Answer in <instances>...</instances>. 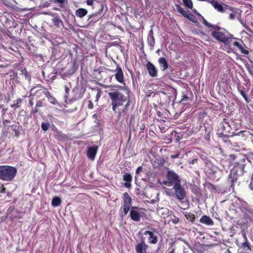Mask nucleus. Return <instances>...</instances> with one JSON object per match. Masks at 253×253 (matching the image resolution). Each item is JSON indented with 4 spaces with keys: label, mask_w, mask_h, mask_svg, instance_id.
<instances>
[{
    "label": "nucleus",
    "mask_w": 253,
    "mask_h": 253,
    "mask_svg": "<svg viewBox=\"0 0 253 253\" xmlns=\"http://www.w3.org/2000/svg\"><path fill=\"white\" fill-rule=\"evenodd\" d=\"M186 18H187L190 21L194 23L197 22V18H196V17L194 15L190 13L188 14Z\"/></svg>",
    "instance_id": "nucleus-32"
},
{
    "label": "nucleus",
    "mask_w": 253,
    "mask_h": 253,
    "mask_svg": "<svg viewBox=\"0 0 253 253\" xmlns=\"http://www.w3.org/2000/svg\"><path fill=\"white\" fill-rule=\"evenodd\" d=\"M50 101V102H51L52 104H54V105H55V104H56V103H57V101H56L55 100V99H54V98H52V99H51V101Z\"/></svg>",
    "instance_id": "nucleus-44"
},
{
    "label": "nucleus",
    "mask_w": 253,
    "mask_h": 253,
    "mask_svg": "<svg viewBox=\"0 0 253 253\" xmlns=\"http://www.w3.org/2000/svg\"><path fill=\"white\" fill-rule=\"evenodd\" d=\"M38 109H37V107L35 108V112H37Z\"/></svg>",
    "instance_id": "nucleus-56"
},
{
    "label": "nucleus",
    "mask_w": 253,
    "mask_h": 253,
    "mask_svg": "<svg viewBox=\"0 0 253 253\" xmlns=\"http://www.w3.org/2000/svg\"><path fill=\"white\" fill-rule=\"evenodd\" d=\"M38 106H40V104H39L38 103L37 104V107Z\"/></svg>",
    "instance_id": "nucleus-57"
},
{
    "label": "nucleus",
    "mask_w": 253,
    "mask_h": 253,
    "mask_svg": "<svg viewBox=\"0 0 253 253\" xmlns=\"http://www.w3.org/2000/svg\"><path fill=\"white\" fill-rule=\"evenodd\" d=\"M87 14V10L84 8H80L75 11L76 15L79 18H83Z\"/></svg>",
    "instance_id": "nucleus-20"
},
{
    "label": "nucleus",
    "mask_w": 253,
    "mask_h": 253,
    "mask_svg": "<svg viewBox=\"0 0 253 253\" xmlns=\"http://www.w3.org/2000/svg\"><path fill=\"white\" fill-rule=\"evenodd\" d=\"M153 31L151 29L150 32H149V35L148 36H151V35H153Z\"/></svg>",
    "instance_id": "nucleus-52"
},
{
    "label": "nucleus",
    "mask_w": 253,
    "mask_h": 253,
    "mask_svg": "<svg viewBox=\"0 0 253 253\" xmlns=\"http://www.w3.org/2000/svg\"><path fill=\"white\" fill-rule=\"evenodd\" d=\"M239 91H240V93L241 95L244 98V99L245 100H247V95H246L245 92L242 90H239Z\"/></svg>",
    "instance_id": "nucleus-40"
},
{
    "label": "nucleus",
    "mask_w": 253,
    "mask_h": 253,
    "mask_svg": "<svg viewBox=\"0 0 253 253\" xmlns=\"http://www.w3.org/2000/svg\"><path fill=\"white\" fill-rule=\"evenodd\" d=\"M111 100L112 110L120 116L123 115L128 110L130 105L129 98L124 95L121 91L115 90L108 93Z\"/></svg>",
    "instance_id": "nucleus-2"
},
{
    "label": "nucleus",
    "mask_w": 253,
    "mask_h": 253,
    "mask_svg": "<svg viewBox=\"0 0 253 253\" xmlns=\"http://www.w3.org/2000/svg\"><path fill=\"white\" fill-rule=\"evenodd\" d=\"M87 107H88V108L89 109H92L93 108V104H92V103L91 102V101H89L88 102V105H87Z\"/></svg>",
    "instance_id": "nucleus-42"
},
{
    "label": "nucleus",
    "mask_w": 253,
    "mask_h": 253,
    "mask_svg": "<svg viewBox=\"0 0 253 253\" xmlns=\"http://www.w3.org/2000/svg\"><path fill=\"white\" fill-rule=\"evenodd\" d=\"M172 189L174 191V197L180 202H184L186 192L185 188L181 185V183L174 184L172 187Z\"/></svg>",
    "instance_id": "nucleus-4"
},
{
    "label": "nucleus",
    "mask_w": 253,
    "mask_h": 253,
    "mask_svg": "<svg viewBox=\"0 0 253 253\" xmlns=\"http://www.w3.org/2000/svg\"><path fill=\"white\" fill-rule=\"evenodd\" d=\"M33 98H31L30 99V102H29V103H30V104L31 105H33Z\"/></svg>",
    "instance_id": "nucleus-49"
},
{
    "label": "nucleus",
    "mask_w": 253,
    "mask_h": 253,
    "mask_svg": "<svg viewBox=\"0 0 253 253\" xmlns=\"http://www.w3.org/2000/svg\"><path fill=\"white\" fill-rule=\"evenodd\" d=\"M158 63L162 71H165L168 68V63L165 57H160L158 59Z\"/></svg>",
    "instance_id": "nucleus-18"
},
{
    "label": "nucleus",
    "mask_w": 253,
    "mask_h": 253,
    "mask_svg": "<svg viewBox=\"0 0 253 253\" xmlns=\"http://www.w3.org/2000/svg\"><path fill=\"white\" fill-rule=\"evenodd\" d=\"M21 102L22 100L21 99H18L16 101L14 102L13 104L11 105V107L14 108V109L18 108L20 106Z\"/></svg>",
    "instance_id": "nucleus-26"
},
{
    "label": "nucleus",
    "mask_w": 253,
    "mask_h": 253,
    "mask_svg": "<svg viewBox=\"0 0 253 253\" xmlns=\"http://www.w3.org/2000/svg\"><path fill=\"white\" fill-rule=\"evenodd\" d=\"M247 158L248 161V166L249 167L250 164L253 166V153L249 154Z\"/></svg>",
    "instance_id": "nucleus-30"
},
{
    "label": "nucleus",
    "mask_w": 253,
    "mask_h": 253,
    "mask_svg": "<svg viewBox=\"0 0 253 253\" xmlns=\"http://www.w3.org/2000/svg\"><path fill=\"white\" fill-rule=\"evenodd\" d=\"M115 72V76L116 80L120 83H123L124 82V74L121 68L119 66H117Z\"/></svg>",
    "instance_id": "nucleus-12"
},
{
    "label": "nucleus",
    "mask_w": 253,
    "mask_h": 253,
    "mask_svg": "<svg viewBox=\"0 0 253 253\" xmlns=\"http://www.w3.org/2000/svg\"><path fill=\"white\" fill-rule=\"evenodd\" d=\"M95 0H86V3L88 5H92Z\"/></svg>",
    "instance_id": "nucleus-41"
},
{
    "label": "nucleus",
    "mask_w": 253,
    "mask_h": 253,
    "mask_svg": "<svg viewBox=\"0 0 253 253\" xmlns=\"http://www.w3.org/2000/svg\"><path fill=\"white\" fill-rule=\"evenodd\" d=\"M229 159L233 160V168L229 175V180L232 183L239 176H242L249 170L248 161L247 156L244 154H237L229 155Z\"/></svg>",
    "instance_id": "nucleus-1"
},
{
    "label": "nucleus",
    "mask_w": 253,
    "mask_h": 253,
    "mask_svg": "<svg viewBox=\"0 0 253 253\" xmlns=\"http://www.w3.org/2000/svg\"><path fill=\"white\" fill-rule=\"evenodd\" d=\"M61 203V200L59 197H55L52 199L51 205L54 207L59 206Z\"/></svg>",
    "instance_id": "nucleus-21"
},
{
    "label": "nucleus",
    "mask_w": 253,
    "mask_h": 253,
    "mask_svg": "<svg viewBox=\"0 0 253 253\" xmlns=\"http://www.w3.org/2000/svg\"><path fill=\"white\" fill-rule=\"evenodd\" d=\"M25 77H26V78L28 77V73L26 70H25Z\"/></svg>",
    "instance_id": "nucleus-53"
},
{
    "label": "nucleus",
    "mask_w": 253,
    "mask_h": 253,
    "mask_svg": "<svg viewBox=\"0 0 253 253\" xmlns=\"http://www.w3.org/2000/svg\"><path fill=\"white\" fill-rule=\"evenodd\" d=\"M233 45L237 47L240 50V52L245 54L247 55L249 54V51L247 49H245L244 47L245 46V44L243 43V41L240 40L239 42L234 41L233 42Z\"/></svg>",
    "instance_id": "nucleus-9"
},
{
    "label": "nucleus",
    "mask_w": 253,
    "mask_h": 253,
    "mask_svg": "<svg viewBox=\"0 0 253 253\" xmlns=\"http://www.w3.org/2000/svg\"><path fill=\"white\" fill-rule=\"evenodd\" d=\"M49 124L42 123L41 125L42 128L44 131H46L49 128Z\"/></svg>",
    "instance_id": "nucleus-35"
},
{
    "label": "nucleus",
    "mask_w": 253,
    "mask_h": 253,
    "mask_svg": "<svg viewBox=\"0 0 253 253\" xmlns=\"http://www.w3.org/2000/svg\"><path fill=\"white\" fill-rule=\"evenodd\" d=\"M167 178L169 182V186L180 183L181 179L179 176L174 171H169L167 174Z\"/></svg>",
    "instance_id": "nucleus-5"
},
{
    "label": "nucleus",
    "mask_w": 253,
    "mask_h": 253,
    "mask_svg": "<svg viewBox=\"0 0 253 253\" xmlns=\"http://www.w3.org/2000/svg\"><path fill=\"white\" fill-rule=\"evenodd\" d=\"M242 247L244 248H247L249 250H250V247L249 246V243L248 242V241H245V242H244L242 244Z\"/></svg>",
    "instance_id": "nucleus-37"
},
{
    "label": "nucleus",
    "mask_w": 253,
    "mask_h": 253,
    "mask_svg": "<svg viewBox=\"0 0 253 253\" xmlns=\"http://www.w3.org/2000/svg\"><path fill=\"white\" fill-rule=\"evenodd\" d=\"M99 96H100V95H99V93H98L97 94V95H96V97H97V98H98V97H99Z\"/></svg>",
    "instance_id": "nucleus-55"
},
{
    "label": "nucleus",
    "mask_w": 253,
    "mask_h": 253,
    "mask_svg": "<svg viewBox=\"0 0 253 253\" xmlns=\"http://www.w3.org/2000/svg\"><path fill=\"white\" fill-rule=\"evenodd\" d=\"M171 221L174 224H177L179 222V218L175 216L172 217L170 219Z\"/></svg>",
    "instance_id": "nucleus-36"
},
{
    "label": "nucleus",
    "mask_w": 253,
    "mask_h": 253,
    "mask_svg": "<svg viewBox=\"0 0 253 253\" xmlns=\"http://www.w3.org/2000/svg\"><path fill=\"white\" fill-rule=\"evenodd\" d=\"M184 4L185 5H186L187 7L189 8H191L193 6L192 2L191 0H182Z\"/></svg>",
    "instance_id": "nucleus-33"
},
{
    "label": "nucleus",
    "mask_w": 253,
    "mask_h": 253,
    "mask_svg": "<svg viewBox=\"0 0 253 253\" xmlns=\"http://www.w3.org/2000/svg\"><path fill=\"white\" fill-rule=\"evenodd\" d=\"M185 216L187 218V220L191 222H194L195 220V215L190 213L186 212L184 214Z\"/></svg>",
    "instance_id": "nucleus-24"
},
{
    "label": "nucleus",
    "mask_w": 253,
    "mask_h": 253,
    "mask_svg": "<svg viewBox=\"0 0 253 253\" xmlns=\"http://www.w3.org/2000/svg\"><path fill=\"white\" fill-rule=\"evenodd\" d=\"M169 253H174V250H172L171 251H170V252H169Z\"/></svg>",
    "instance_id": "nucleus-54"
},
{
    "label": "nucleus",
    "mask_w": 253,
    "mask_h": 253,
    "mask_svg": "<svg viewBox=\"0 0 253 253\" xmlns=\"http://www.w3.org/2000/svg\"><path fill=\"white\" fill-rule=\"evenodd\" d=\"M146 68L151 77H156L157 76L158 70L151 62L148 61L147 63Z\"/></svg>",
    "instance_id": "nucleus-8"
},
{
    "label": "nucleus",
    "mask_w": 253,
    "mask_h": 253,
    "mask_svg": "<svg viewBox=\"0 0 253 253\" xmlns=\"http://www.w3.org/2000/svg\"><path fill=\"white\" fill-rule=\"evenodd\" d=\"M144 234L145 235H149L148 241L150 243L153 244H155L157 243L158 241L157 237L154 235L153 232L150 231H146L144 233Z\"/></svg>",
    "instance_id": "nucleus-13"
},
{
    "label": "nucleus",
    "mask_w": 253,
    "mask_h": 253,
    "mask_svg": "<svg viewBox=\"0 0 253 253\" xmlns=\"http://www.w3.org/2000/svg\"><path fill=\"white\" fill-rule=\"evenodd\" d=\"M99 13L98 12H95L94 13H92L91 14H89L88 16V20L92 19L93 18L96 17L95 19V20H98L99 19H100V16L98 15Z\"/></svg>",
    "instance_id": "nucleus-31"
},
{
    "label": "nucleus",
    "mask_w": 253,
    "mask_h": 253,
    "mask_svg": "<svg viewBox=\"0 0 253 253\" xmlns=\"http://www.w3.org/2000/svg\"><path fill=\"white\" fill-rule=\"evenodd\" d=\"M148 245L144 242H142L135 246L136 253H146V250L148 248Z\"/></svg>",
    "instance_id": "nucleus-11"
},
{
    "label": "nucleus",
    "mask_w": 253,
    "mask_h": 253,
    "mask_svg": "<svg viewBox=\"0 0 253 253\" xmlns=\"http://www.w3.org/2000/svg\"><path fill=\"white\" fill-rule=\"evenodd\" d=\"M124 204H128L131 205V199L129 196L128 193H125L124 194Z\"/></svg>",
    "instance_id": "nucleus-23"
},
{
    "label": "nucleus",
    "mask_w": 253,
    "mask_h": 253,
    "mask_svg": "<svg viewBox=\"0 0 253 253\" xmlns=\"http://www.w3.org/2000/svg\"><path fill=\"white\" fill-rule=\"evenodd\" d=\"M178 156H179V154H175V155H171V158L175 159V158H177Z\"/></svg>",
    "instance_id": "nucleus-46"
},
{
    "label": "nucleus",
    "mask_w": 253,
    "mask_h": 253,
    "mask_svg": "<svg viewBox=\"0 0 253 253\" xmlns=\"http://www.w3.org/2000/svg\"><path fill=\"white\" fill-rule=\"evenodd\" d=\"M200 222L209 226H211L213 225V220L210 217L206 215L202 216L201 217L200 219Z\"/></svg>",
    "instance_id": "nucleus-16"
},
{
    "label": "nucleus",
    "mask_w": 253,
    "mask_h": 253,
    "mask_svg": "<svg viewBox=\"0 0 253 253\" xmlns=\"http://www.w3.org/2000/svg\"><path fill=\"white\" fill-rule=\"evenodd\" d=\"M239 208L240 211L244 214L245 217L249 218H251L253 217V210L248 206V205L246 202H241V204Z\"/></svg>",
    "instance_id": "nucleus-6"
},
{
    "label": "nucleus",
    "mask_w": 253,
    "mask_h": 253,
    "mask_svg": "<svg viewBox=\"0 0 253 253\" xmlns=\"http://www.w3.org/2000/svg\"><path fill=\"white\" fill-rule=\"evenodd\" d=\"M242 235H243V237H244V238L245 240V241H248V240H247V237H246V234H245V233H243V234H242Z\"/></svg>",
    "instance_id": "nucleus-50"
},
{
    "label": "nucleus",
    "mask_w": 253,
    "mask_h": 253,
    "mask_svg": "<svg viewBox=\"0 0 253 253\" xmlns=\"http://www.w3.org/2000/svg\"><path fill=\"white\" fill-rule=\"evenodd\" d=\"M134 209L133 207V209L130 211V216L133 221H139L140 220V215L137 211L133 210Z\"/></svg>",
    "instance_id": "nucleus-17"
},
{
    "label": "nucleus",
    "mask_w": 253,
    "mask_h": 253,
    "mask_svg": "<svg viewBox=\"0 0 253 253\" xmlns=\"http://www.w3.org/2000/svg\"><path fill=\"white\" fill-rule=\"evenodd\" d=\"M178 11L184 17H187V15L189 13L188 11L183 10L179 5L177 6Z\"/></svg>",
    "instance_id": "nucleus-29"
},
{
    "label": "nucleus",
    "mask_w": 253,
    "mask_h": 253,
    "mask_svg": "<svg viewBox=\"0 0 253 253\" xmlns=\"http://www.w3.org/2000/svg\"><path fill=\"white\" fill-rule=\"evenodd\" d=\"M203 23L204 24L206 25L208 27H211V28H214V26L213 25H211L210 23H209L207 20L205 19H203Z\"/></svg>",
    "instance_id": "nucleus-38"
},
{
    "label": "nucleus",
    "mask_w": 253,
    "mask_h": 253,
    "mask_svg": "<svg viewBox=\"0 0 253 253\" xmlns=\"http://www.w3.org/2000/svg\"><path fill=\"white\" fill-rule=\"evenodd\" d=\"M211 35L217 40L223 42L225 44L229 43V39L226 38L225 34L221 32L213 31L211 33Z\"/></svg>",
    "instance_id": "nucleus-7"
},
{
    "label": "nucleus",
    "mask_w": 253,
    "mask_h": 253,
    "mask_svg": "<svg viewBox=\"0 0 253 253\" xmlns=\"http://www.w3.org/2000/svg\"><path fill=\"white\" fill-rule=\"evenodd\" d=\"M148 42L151 46H154L155 44V39L153 35L148 36Z\"/></svg>",
    "instance_id": "nucleus-27"
},
{
    "label": "nucleus",
    "mask_w": 253,
    "mask_h": 253,
    "mask_svg": "<svg viewBox=\"0 0 253 253\" xmlns=\"http://www.w3.org/2000/svg\"><path fill=\"white\" fill-rule=\"evenodd\" d=\"M165 193L166 195L170 197H174V193L173 190L168 188H165Z\"/></svg>",
    "instance_id": "nucleus-25"
},
{
    "label": "nucleus",
    "mask_w": 253,
    "mask_h": 253,
    "mask_svg": "<svg viewBox=\"0 0 253 253\" xmlns=\"http://www.w3.org/2000/svg\"><path fill=\"white\" fill-rule=\"evenodd\" d=\"M56 2L60 3V4H63L65 2V0H56Z\"/></svg>",
    "instance_id": "nucleus-45"
},
{
    "label": "nucleus",
    "mask_w": 253,
    "mask_h": 253,
    "mask_svg": "<svg viewBox=\"0 0 253 253\" xmlns=\"http://www.w3.org/2000/svg\"><path fill=\"white\" fill-rule=\"evenodd\" d=\"M163 183H164L165 185H167L169 186V180H168L167 181H164L163 182Z\"/></svg>",
    "instance_id": "nucleus-48"
},
{
    "label": "nucleus",
    "mask_w": 253,
    "mask_h": 253,
    "mask_svg": "<svg viewBox=\"0 0 253 253\" xmlns=\"http://www.w3.org/2000/svg\"><path fill=\"white\" fill-rule=\"evenodd\" d=\"M225 9H228L231 11L229 14V18L231 20H234L236 17H237L238 14V11L235 10L233 8L230 7L227 5H225Z\"/></svg>",
    "instance_id": "nucleus-19"
},
{
    "label": "nucleus",
    "mask_w": 253,
    "mask_h": 253,
    "mask_svg": "<svg viewBox=\"0 0 253 253\" xmlns=\"http://www.w3.org/2000/svg\"><path fill=\"white\" fill-rule=\"evenodd\" d=\"M209 3H211L212 6L218 11L221 12H225V8H224L222 5L219 4L217 1L215 0H209Z\"/></svg>",
    "instance_id": "nucleus-14"
},
{
    "label": "nucleus",
    "mask_w": 253,
    "mask_h": 253,
    "mask_svg": "<svg viewBox=\"0 0 253 253\" xmlns=\"http://www.w3.org/2000/svg\"><path fill=\"white\" fill-rule=\"evenodd\" d=\"M142 170V167H138L136 170V174H138Z\"/></svg>",
    "instance_id": "nucleus-43"
},
{
    "label": "nucleus",
    "mask_w": 253,
    "mask_h": 253,
    "mask_svg": "<svg viewBox=\"0 0 253 253\" xmlns=\"http://www.w3.org/2000/svg\"><path fill=\"white\" fill-rule=\"evenodd\" d=\"M123 180L126 181L124 186L126 188H129L131 186V182L132 176L129 173H126L123 175Z\"/></svg>",
    "instance_id": "nucleus-15"
},
{
    "label": "nucleus",
    "mask_w": 253,
    "mask_h": 253,
    "mask_svg": "<svg viewBox=\"0 0 253 253\" xmlns=\"http://www.w3.org/2000/svg\"><path fill=\"white\" fill-rule=\"evenodd\" d=\"M188 99V97L186 95H184L182 98V100H187Z\"/></svg>",
    "instance_id": "nucleus-51"
},
{
    "label": "nucleus",
    "mask_w": 253,
    "mask_h": 253,
    "mask_svg": "<svg viewBox=\"0 0 253 253\" xmlns=\"http://www.w3.org/2000/svg\"><path fill=\"white\" fill-rule=\"evenodd\" d=\"M98 150V146L94 145L88 148L87 155L89 159L93 161L94 160L95 155Z\"/></svg>",
    "instance_id": "nucleus-10"
},
{
    "label": "nucleus",
    "mask_w": 253,
    "mask_h": 253,
    "mask_svg": "<svg viewBox=\"0 0 253 253\" xmlns=\"http://www.w3.org/2000/svg\"><path fill=\"white\" fill-rule=\"evenodd\" d=\"M131 205H127V204H124L123 205V211H124V214L122 215V216L126 215L128 211L129 210V209L130 208Z\"/></svg>",
    "instance_id": "nucleus-28"
},
{
    "label": "nucleus",
    "mask_w": 253,
    "mask_h": 253,
    "mask_svg": "<svg viewBox=\"0 0 253 253\" xmlns=\"http://www.w3.org/2000/svg\"><path fill=\"white\" fill-rule=\"evenodd\" d=\"M38 92H43V89L42 88L38 89V87L32 88L30 90V96L36 95Z\"/></svg>",
    "instance_id": "nucleus-22"
},
{
    "label": "nucleus",
    "mask_w": 253,
    "mask_h": 253,
    "mask_svg": "<svg viewBox=\"0 0 253 253\" xmlns=\"http://www.w3.org/2000/svg\"><path fill=\"white\" fill-rule=\"evenodd\" d=\"M52 22L54 25L58 26L60 23L61 22V21L58 17H56L52 19Z\"/></svg>",
    "instance_id": "nucleus-34"
},
{
    "label": "nucleus",
    "mask_w": 253,
    "mask_h": 253,
    "mask_svg": "<svg viewBox=\"0 0 253 253\" xmlns=\"http://www.w3.org/2000/svg\"><path fill=\"white\" fill-rule=\"evenodd\" d=\"M246 67L249 73L253 76V69L249 66H247Z\"/></svg>",
    "instance_id": "nucleus-39"
},
{
    "label": "nucleus",
    "mask_w": 253,
    "mask_h": 253,
    "mask_svg": "<svg viewBox=\"0 0 253 253\" xmlns=\"http://www.w3.org/2000/svg\"><path fill=\"white\" fill-rule=\"evenodd\" d=\"M17 172L16 169L8 166H0V179L10 181L14 178Z\"/></svg>",
    "instance_id": "nucleus-3"
},
{
    "label": "nucleus",
    "mask_w": 253,
    "mask_h": 253,
    "mask_svg": "<svg viewBox=\"0 0 253 253\" xmlns=\"http://www.w3.org/2000/svg\"><path fill=\"white\" fill-rule=\"evenodd\" d=\"M65 90L66 93H68L69 91V88L67 86H65Z\"/></svg>",
    "instance_id": "nucleus-47"
}]
</instances>
